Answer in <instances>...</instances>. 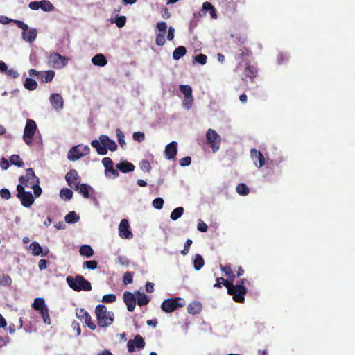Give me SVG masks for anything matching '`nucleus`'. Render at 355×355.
Listing matches in <instances>:
<instances>
[{
	"instance_id": "nucleus-45",
	"label": "nucleus",
	"mask_w": 355,
	"mask_h": 355,
	"mask_svg": "<svg viewBox=\"0 0 355 355\" xmlns=\"http://www.w3.org/2000/svg\"><path fill=\"white\" fill-rule=\"evenodd\" d=\"M116 137L120 146H121V148H123L124 146L125 145V135L123 133V132L119 128L116 129Z\"/></svg>"
},
{
	"instance_id": "nucleus-43",
	"label": "nucleus",
	"mask_w": 355,
	"mask_h": 355,
	"mask_svg": "<svg viewBox=\"0 0 355 355\" xmlns=\"http://www.w3.org/2000/svg\"><path fill=\"white\" fill-rule=\"evenodd\" d=\"M193 103V96H184L182 101V106L187 110H189Z\"/></svg>"
},
{
	"instance_id": "nucleus-23",
	"label": "nucleus",
	"mask_w": 355,
	"mask_h": 355,
	"mask_svg": "<svg viewBox=\"0 0 355 355\" xmlns=\"http://www.w3.org/2000/svg\"><path fill=\"white\" fill-rule=\"evenodd\" d=\"M257 71L256 68L250 64L249 60H247L245 62V69L244 71L245 76L252 79L257 76Z\"/></svg>"
},
{
	"instance_id": "nucleus-51",
	"label": "nucleus",
	"mask_w": 355,
	"mask_h": 355,
	"mask_svg": "<svg viewBox=\"0 0 355 355\" xmlns=\"http://www.w3.org/2000/svg\"><path fill=\"white\" fill-rule=\"evenodd\" d=\"M194 60L196 62L205 64L207 62V57L204 54H198L194 57Z\"/></svg>"
},
{
	"instance_id": "nucleus-28",
	"label": "nucleus",
	"mask_w": 355,
	"mask_h": 355,
	"mask_svg": "<svg viewBox=\"0 0 355 355\" xmlns=\"http://www.w3.org/2000/svg\"><path fill=\"white\" fill-rule=\"evenodd\" d=\"M201 310L202 306L198 302H193L187 306V311L193 315L199 313Z\"/></svg>"
},
{
	"instance_id": "nucleus-8",
	"label": "nucleus",
	"mask_w": 355,
	"mask_h": 355,
	"mask_svg": "<svg viewBox=\"0 0 355 355\" xmlns=\"http://www.w3.org/2000/svg\"><path fill=\"white\" fill-rule=\"evenodd\" d=\"M17 197L20 199L21 205L25 207H31L34 202V198L29 191H26L23 185H17Z\"/></svg>"
},
{
	"instance_id": "nucleus-50",
	"label": "nucleus",
	"mask_w": 355,
	"mask_h": 355,
	"mask_svg": "<svg viewBox=\"0 0 355 355\" xmlns=\"http://www.w3.org/2000/svg\"><path fill=\"white\" fill-rule=\"evenodd\" d=\"M164 205V200L161 198H157L153 201V206L155 209H161Z\"/></svg>"
},
{
	"instance_id": "nucleus-33",
	"label": "nucleus",
	"mask_w": 355,
	"mask_h": 355,
	"mask_svg": "<svg viewBox=\"0 0 355 355\" xmlns=\"http://www.w3.org/2000/svg\"><path fill=\"white\" fill-rule=\"evenodd\" d=\"M24 85L26 89L30 91H33L36 89L37 87V83L36 80L31 78H27L25 80Z\"/></svg>"
},
{
	"instance_id": "nucleus-44",
	"label": "nucleus",
	"mask_w": 355,
	"mask_h": 355,
	"mask_svg": "<svg viewBox=\"0 0 355 355\" xmlns=\"http://www.w3.org/2000/svg\"><path fill=\"white\" fill-rule=\"evenodd\" d=\"M179 89L184 95V96L192 95V89L189 85H181L179 86Z\"/></svg>"
},
{
	"instance_id": "nucleus-53",
	"label": "nucleus",
	"mask_w": 355,
	"mask_h": 355,
	"mask_svg": "<svg viewBox=\"0 0 355 355\" xmlns=\"http://www.w3.org/2000/svg\"><path fill=\"white\" fill-rule=\"evenodd\" d=\"M30 187L33 189L35 197H39L41 195L42 189L40 187L39 183H34L31 184Z\"/></svg>"
},
{
	"instance_id": "nucleus-29",
	"label": "nucleus",
	"mask_w": 355,
	"mask_h": 355,
	"mask_svg": "<svg viewBox=\"0 0 355 355\" xmlns=\"http://www.w3.org/2000/svg\"><path fill=\"white\" fill-rule=\"evenodd\" d=\"M79 252L80 255L91 257L94 255V250L89 245H83L80 248Z\"/></svg>"
},
{
	"instance_id": "nucleus-13",
	"label": "nucleus",
	"mask_w": 355,
	"mask_h": 355,
	"mask_svg": "<svg viewBox=\"0 0 355 355\" xmlns=\"http://www.w3.org/2000/svg\"><path fill=\"white\" fill-rule=\"evenodd\" d=\"M146 345V343L139 334H137L133 340H130L127 343V347L129 352H133L136 348L143 349Z\"/></svg>"
},
{
	"instance_id": "nucleus-14",
	"label": "nucleus",
	"mask_w": 355,
	"mask_h": 355,
	"mask_svg": "<svg viewBox=\"0 0 355 355\" xmlns=\"http://www.w3.org/2000/svg\"><path fill=\"white\" fill-rule=\"evenodd\" d=\"M119 234L122 239H132L133 234L130 231V225L128 220L123 219L119 226Z\"/></svg>"
},
{
	"instance_id": "nucleus-7",
	"label": "nucleus",
	"mask_w": 355,
	"mask_h": 355,
	"mask_svg": "<svg viewBox=\"0 0 355 355\" xmlns=\"http://www.w3.org/2000/svg\"><path fill=\"white\" fill-rule=\"evenodd\" d=\"M90 149L88 146L79 144L72 147L67 155V158L71 161L79 159L81 157L87 155L89 153Z\"/></svg>"
},
{
	"instance_id": "nucleus-41",
	"label": "nucleus",
	"mask_w": 355,
	"mask_h": 355,
	"mask_svg": "<svg viewBox=\"0 0 355 355\" xmlns=\"http://www.w3.org/2000/svg\"><path fill=\"white\" fill-rule=\"evenodd\" d=\"M236 191L240 195L245 196L249 193L250 190L246 184L243 183H240L236 187Z\"/></svg>"
},
{
	"instance_id": "nucleus-26",
	"label": "nucleus",
	"mask_w": 355,
	"mask_h": 355,
	"mask_svg": "<svg viewBox=\"0 0 355 355\" xmlns=\"http://www.w3.org/2000/svg\"><path fill=\"white\" fill-rule=\"evenodd\" d=\"M220 268L221 270L225 273V275L230 279L231 282H233L235 279L236 275L232 270L231 264L229 263L225 266L220 264Z\"/></svg>"
},
{
	"instance_id": "nucleus-59",
	"label": "nucleus",
	"mask_w": 355,
	"mask_h": 355,
	"mask_svg": "<svg viewBox=\"0 0 355 355\" xmlns=\"http://www.w3.org/2000/svg\"><path fill=\"white\" fill-rule=\"evenodd\" d=\"M116 261L122 266H128L130 264V260L125 256L118 257Z\"/></svg>"
},
{
	"instance_id": "nucleus-37",
	"label": "nucleus",
	"mask_w": 355,
	"mask_h": 355,
	"mask_svg": "<svg viewBox=\"0 0 355 355\" xmlns=\"http://www.w3.org/2000/svg\"><path fill=\"white\" fill-rule=\"evenodd\" d=\"M10 162L12 164L18 167H22L24 165V162L18 155H12L10 157Z\"/></svg>"
},
{
	"instance_id": "nucleus-36",
	"label": "nucleus",
	"mask_w": 355,
	"mask_h": 355,
	"mask_svg": "<svg viewBox=\"0 0 355 355\" xmlns=\"http://www.w3.org/2000/svg\"><path fill=\"white\" fill-rule=\"evenodd\" d=\"M184 212V209L182 207H177L173 210L171 214L170 218L173 220H176L182 216Z\"/></svg>"
},
{
	"instance_id": "nucleus-60",
	"label": "nucleus",
	"mask_w": 355,
	"mask_h": 355,
	"mask_svg": "<svg viewBox=\"0 0 355 355\" xmlns=\"http://www.w3.org/2000/svg\"><path fill=\"white\" fill-rule=\"evenodd\" d=\"M251 55V52L247 49H240L239 53L236 55L237 59H241L244 56H250Z\"/></svg>"
},
{
	"instance_id": "nucleus-35",
	"label": "nucleus",
	"mask_w": 355,
	"mask_h": 355,
	"mask_svg": "<svg viewBox=\"0 0 355 355\" xmlns=\"http://www.w3.org/2000/svg\"><path fill=\"white\" fill-rule=\"evenodd\" d=\"M47 307L43 298H36L33 304V308L36 311H41Z\"/></svg>"
},
{
	"instance_id": "nucleus-56",
	"label": "nucleus",
	"mask_w": 355,
	"mask_h": 355,
	"mask_svg": "<svg viewBox=\"0 0 355 355\" xmlns=\"http://www.w3.org/2000/svg\"><path fill=\"white\" fill-rule=\"evenodd\" d=\"M102 164L105 166V170H107L108 168L113 166V162L110 157H104L102 159Z\"/></svg>"
},
{
	"instance_id": "nucleus-3",
	"label": "nucleus",
	"mask_w": 355,
	"mask_h": 355,
	"mask_svg": "<svg viewBox=\"0 0 355 355\" xmlns=\"http://www.w3.org/2000/svg\"><path fill=\"white\" fill-rule=\"evenodd\" d=\"M66 281L69 286L75 291H89L92 290L91 283L82 275H76L75 277L68 276Z\"/></svg>"
},
{
	"instance_id": "nucleus-42",
	"label": "nucleus",
	"mask_w": 355,
	"mask_h": 355,
	"mask_svg": "<svg viewBox=\"0 0 355 355\" xmlns=\"http://www.w3.org/2000/svg\"><path fill=\"white\" fill-rule=\"evenodd\" d=\"M40 315L43 319L44 323L49 325L51 324V319L49 313L48 307L40 311Z\"/></svg>"
},
{
	"instance_id": "nucleus-47",
	"label": "nucleus",
	"mask_w": 355,
	"mask_h": 355,
	"mask_svg": "<svg viewBox=\"0 0 355 355\" xmlns=\"http://www.w3.org/2000/svg\"><path fill=\"white\" fill-rule=\"evenodd\" d=\"M116 300V296L114 294H106L103 296L102 302L105 303H113Z\"/></svg>"
},
{
	"instance_id": "nucleus-48",
	"label": "nucleus",
	"mask_w": 355,
	"mask_h": 355,
	"mask_svg": "<svg viewBox=\"0 0 355 355\" xmlns=\"http://www.w3.org/2000/svg\"><path fill=\"white\" fill-rule=\"evenodd\" d=\"M165 42H166V40H165V37H164V34L162 33H159L156 35L155 44L157 46H162L164 45Z\"/></svg>"
},
{
	"instance_id": "nucleus-11",
	"label": "nucleus",
	"mask_w": 355,
	"mask_h": 355,
	"mask_svg": "<svg viewBox=\"0 0 355 355\" xmlns=\"http://www.w3.org/2000/svg\"><path fill=\"white\" fill-rule=\"evenodd\" d=\"M19 184L25 187H30L34 183H39V178L35 174L32 168H28L26 171V175L19 178Z\"/></svg>"
},
{
	"instance_id": "nucleus-16",
	"label": "nucleus",
	"mask_w": 355,
	"mask_h": 355,
	"mask_svg": "<svg viewBox=\"0 0 355 355\" xmlns=\"http://www.w3.org/2000/svg\"><path fill=\"white\" fill-rule=\"evenodd\" d=\"M250 156L252 159L253 160L254 164L261 168L265 164V158L262 153L259 150H257L254 148H252L250 150Z\"/></svg>"
},
{
	"instance_id": "nucleus-39",
	"label": "nucleus",
	"mask_w": 355,
	"mask_h": 355,
	"mask_svg": "<svg viewBox=\"0 0 355 355\" xmlns=\"http://www.w3.org/2000/svg\"><path fill=\"white\" fill-rule=\"evenodd\" d=\"M12 284L11 277L7 274L0 275V285L3 286H10Z\"/></svg>"
},
{
	"instance_id": "nucleus-1",
	"label": "nucleus",
	"mask_w": 355,
	"mask_h": 355,
	"mask_svg": "<svg viewBox=\"0 0 355 355\" xmlns=\"http://www.w3.org/2000/svg\"><path fill=\"white\" fill-rule=\"evenodd\" d=\"M91 146L95 148L97 153L101 155H106L107 150L115 151L117 149L116 143L105 135H100L98 140H92Z\"/></svg>"
},
{
	"instance_id": "nucleus-52",
	"label": "nucleus",
	"mask_w": 355,
	"mask_h": 355,
	"mask_svg": "<svg viewBox=\"0 0 355 355\" xmlns=\"http://www.w3.org/2000/svg\"><path fill=\"white\" fill-rule=\"evenodd\" d=\"M192 243L193 241L190 239L186 241V242L184 243V249L181 251V254L182 255H187L189 253V248Z\"/></svg>"
},
{
	"instance_id": "nucleus-31",
	"label": "nucleus",
	"mask_w": 355,
	"mask_h": 355,
	"mask_svg": "<svg viewBox=\"0 0 355 355\" xmlns=\"http://www.w3.org/2000/svg\"><path fill=\"white\" fill-rule=\"evenodd\" d=\"M79 219V216L74 211L69 212L64 218L65 222L69 224L76 223Z\"/></svg>"
},
{
	"instance_id": "nucleus-55",
	"label": "nucleus",
	"mask_w": 355,
	"mask_h": 355,
	"mask_svg": "<svg viewBox=\"0 0 355 355\" xmlns=\"http://www.w3.org/2000/svg\"><path fill=\"white\" fill-rule=\"evenodd\" d=\"M132 138H133L134 140H135V141H137L138 142H141V141H143L144 140L145 135H144V132H135L132 135Z\"/></svg>"
},
{
	"instance_id": "nucleus-25",
	"label": "nucleus",
	"mask_w": 355,
	"mask_h": 355,
	"mask_svg": "<svg viewBox=\"0 0 355 355\" xmlns=\"http://www.w3.org/2000/svg\"><path fill=\"white\" fill-rule=\"evenodd\" d=\"M29 248L31 251L32 254L34 256H38L42 254V257L46 256V254L42 253V248L40 246L39 243L33 241L30 244Z\"/></svg>"
},
{
	"instance_id": "nucleus-4",
	"label": "nucleus",
	"mask_w": 355,
	"mask_h": 355,
	"mask_svg": "<svg viewBox=\"0 0 355 355\" xmlns=\"http://www.w3.org/2000/svg\"><path fill=\"white\" fill-rule=\"evenodd\" d=\"M225 286L227 289V293L232 296L233 300L238 303H243L245 302V295L247 293V288L241 284H233V282H227Z\"/></svg>"
},
{
	"instance_id": "nucleus-2",
	"label": "nucleus",
	"mask_w": 355,
	"mask_h": 355,
	"mask_svg": "<svg viewBox=\"0 0 355 355\" xmlns=\"http://www.w3.org/2000/svg\"><path fill=\"white\" fill-rule=\"evenodd\" d=\"M98 325L101 328L110 326L114 322V314L108 311L105 305L98 304L95 309Z\"/></svg>"
},
{
	"instance_id": "nucleus-27",
	"label": "nucleus",
	"mask_w": 355,
	"mask_h": 355,
	"mask_svg": "<svg viewBox=\"0 0 355 355\" xmlns=\"http://www.w3.org/2000/svg\"><path fill=\"white\" fill-rule=\"evenodd\" d=\"M90 187L87 185V184H78L74 187V189L76 191H78L80 193L82 194L83 198H88L89 195V189Z\"/></svg>"
},
{
	"instance_id": "nucleus-19",
	"label": "nucleus",
	"mask_w": 355,
	"mask_h": 355,
	"mask_svg": "<svg viewBox=\"0 0 355 355\" xmlns=\"http://www.w3.org/2000/svg\"><path fill=\"white\" fill-rule=\"evenodd\" d=\"M52 107L55 110L63 108L64 101L62 96L59 94H53L49 98Z\"/></svg>"
},
{
	"instance_id": "nucleus-57",
	"label": "nucleus",
	"mask_w": 355,
	"mask_h": 355,
	"mask_svg": "<svg viewBox=\"0 0 355 355\" xmlns=\"http://www.w3.org/2000/svg\"><path fill=\"white\" fill-rule=\"evenodd\" d=\"M191 158L189 156L184 157L180 159L179 164L181 166H187L191 164Z\"/></svg>"
},
{
	"instance_id": "nucleus-12",
	"label": "nucleus",
	"mask_w": 355,
	"mask_h": 355,
	"mask_svg": "<svg viewBox=\"0 0 355 355\" xmlns=\"http://www.w3.org/2000/svg\"><path fill=\"white\" fill-rule=\"evenodd\" d=\"M76 315L80 320H84L85 324L91 329L95 330L96 324L92 322V318L89 313L84 309H76Z\"/></svg>"
},
{
	"instance_id": "nucleus-34",
	"label": "nucleus",
	"mask_w": 355,
	"mask_h": 355,
	"mask_svg": "<svg viewBox=\"0 0 355 355\" xmlns=\"http://www.w3.org/2000/svg\"><path fill=\"white\" fill-rule=\"evenodd\" d=\"M40 8H41L43 11L50 12L53 10L54 6L49 1L42 0L40 1Z\"/></svg>"
},
{
	"instance_id": "nucleus-32",
	"label": "nucleus",
	"mask_w": 355,
	"mask_h": 355,
	"mask_svg": "<svg viewBox=\"0 0 355 355\" xmlns=\"http://www.w3.org/2000/svg\"><path fill=\"white\" fill-rule=\"evenodd\" d=\"M205 261L202 257L199 254H196L193 260V267L195 270H200L203 267Z\"/></svg>"
},
{
	"instance_id": "nucleus-40",
	"label": "nucleus",
	"mask_w": 355,
	"mask_h": 355,
	"mask_svg": "<svg viewBox=\"0 0 355 355\" xmlns=\"http://www.w3.org/2000/svg\"><path fill=\"white\" fill-rule=\"evenodd\" d=\"M73 191L71 189L66 188L61 189L60 192V196L64 200H71L73 197Z\"/></svg>"
},
{
	"instance_id": "nucleus-24",
	"label": "nucleus",
	"mask_w": 355,
	"mask_h": 355,
	"mask_svg": "<svg viewBox=\"0 0 355 355\" xmlns=\"http://www.w3.org/2000/svg\"><path fill=\"white\" fill-rule=\"evenodd\" d=\"M92 62L93 64L99 66V67H104L107 64V60L104 55L100 53L97 54L95 56H94L92 59Z\"/></svg>"
},
{
	"instance_id": "nucleus-10",
	"label": "nucleus",
	"mask_w": 355,
	"mask_h": 355,
	"mask_svg": "<svg viewBox=\"0 0 355 355\" xmlns=\"http://www.w3.org/2000/svg\"><path fill=\"white\" fill-rule=\"evenodd\" d=\"M206 138L210 144L212 151L214 153L218 151L220 148L221 137L216 131L213 129H209L206 133Z\"/></svg>"
},
{
	"instance_id": "nucleus-17",
	"label": "nucleus",
	"mask_w": 355,
	"mask_h": 355,
	"mask_svg": "<svg viewBox=\"0 0 355 355\" xmlns=\"http://www.w3.org/2000/svg\"><path fill=\"white\" fill-rule=\"evenodd\" d=\"M123 299L127 306L128 311H133L136 306V298L135 295L129 291H125L123 294Z\"/></svg>"
},
{
	"instance_id": "nucleus-38",
	"label": "nucleus",
	"mask_w": 355,
	"mask_h": 355,
	"mask_svg": "<svg viewBox=\"0 0 355 355\" xmlns=\"http://www.w3.org/2000/svg\"><path fill=\"white\" fill-rule=\"evenodd\" d=\"M139 297L136 300V303L137 302L139 306H144L149 303V299L148 297L143 293L137 292Z\"/></svg>"
},
{
	"instance_id": "nucleus-64",
	"label": "nucleus",
	"mask_w": 355,
	"mask_h": 355,
	"mask_svg": "<svg viewBox=\"0 0 355 355\" xmlns=\"http://www.w3.org/2000/svg\"><path fill=\"white\" fill-rule=\"evenodd\" d=\"M0 166L3 170H6L9 168L10 164L7 159L2 157L0 159Z\"/></svg>"
},
{
	"instance_id": "nucleus-15",
	"label": "nucleus",
	"mask_w": 355,
	"mask_h": 355,
	"mask_svg": "<svg viewBox=\"0 0 355 355\" xmlns=\"http://www.w3.org/2000/svg\"><path fill=\"white\" fill-rule=\"evenodd\" d=\"M65 179L68 183V185L73 189L80 182V177L78 175L77 171L75 169L70 170L66 174Z\"/></svg>"
},
{
	"instance_id": "nucleus-63",
	"label": "nucleus",
	"mask_w": 355,
	"mask_h": 355,
	"mask_svg": "<svg viewBox=\"0 0 355 355\" xmlns=\"http://www.w3.org/2000/svg\"><path fill=\"white\" fill-rule=\"evenodd\" d=\"M0 196L1 198L8 200L10 198V191L7 189H2L0 190Z\"/></svg>"
},
{
	"instance_id": "nucleus-58",
	"label": "nucleus",
	"mask_w": 355,
	"mask_h": 355,
	"mask_svg": "<svg viewBox=\"0 0 355 355\" xmlns=\"http://www.w3.org/2000/svg\"><path fill=\"white\" fill-rule=\"evenodd\" d=\"M197 229L200 232H206L207 231L208 226L202 220H199L197 225Z\"/></svg>"
},
{
	"instance_id": "nucleus-20",
	"label": "nucleus",
	"mask_w": 355,
	"mask_h": 355,
	"mask_svg": "<svg viewBox=\"0 0 355 355\" xmlns=\"http://www.w3.org/2000/svg\"><path fill=\"white\" fill-rule=\"evenodd\" d=\"M116 168L121 172L126 173L133 171L135 167L132 163L128 161H121L116 164Z\"/></svg>"
},
{
	"instance_id": "nucleus-22",
	"label": "nucleus",
	"mask_w": 355,
	"mask_h": 355,
	"mask_svg": "<svg viewBox=\"0 0 355 355\" xmlns=\"http://www.w3.org/2000/svg\"><path fill=\"white\" fill-rule=\"evenodd\" d=\"M55 75V73L53 70L40 71L38 79H40L42 83H49L52 81Z\"/></svg>"
},
{
	"instance_id": "nucleus-21",
	"label": "nucleus",
	"mask_w": 355,
	"mask_h": 355,
	"mask_svg": "<svg viewBox=\"0 0 355 355\" xmlns=\"http://www.w3.org/2000/svg\"><path fill=\"white\" fill-rule=\"evenodd\" d=\"M21 35L25 41L31 43L36 39L37 32L35 28H28L26 31H23Z\"/></svg>"
},
{
	"instance_id": "nucleus-61",
	"label": "nucleus",
	"mask_w": 355,
	"mask_h": 355,
	"mask_svg": "<svg viewBox=\"0 0 355 355\" xmlns=\"http://www.w3.org/2000/svg\"><path fill=\"white\" fill-rule=\"evenodd\" d=\"M159 33H164L167 28V24L164 21L158 22L156 26Z\"/></svg>"
},
{
	"instance_id": "nucleus-30",
	"label": "nucleus",
	"mask_w": 355,
	"mask_h": 355,
	"mask_svg": "<svg viewBox=\"0 0 355 355\" xmlns=\"http://www.w3.org/2000/svg\"><path fill=\"white\" fill-rule=\"evenodd\" d=\"M187 53V49L183 46L177 47L173 52V58L175 60H178L180 58L183 57Z\"/></svg>"
},
{
	"instance_id": "nucleus-54",
	"label": "nucleus",
	"mask_w": 355,
	"mask_h": 355,
	"mask_svg": "<svg viewBox=\"0 0 355 355\" xmlns=\"http://www.w3.org/2000/svg\"><path fill=\"white\" fill-rule=\"evenodd\" d=\"M115 23L119 28H122L126 23V17L125 16L117 17Z\"/></svg>"
},
{
	"instance_id": "nucleus-62",
	"label": "nucleus",
	"mask_w": 355,
	"mask_h": 355,
	"mask_svg": "<svg viewBox=\"0 0 355 355\" xmlns=\"http://www.w3.org/2000/svg\"><path fill=\"white\" fill-rule=\"evenodd\" d=\"M140 168L144 171H149L151 169L150 164L148 160H142Z\"/></svg>"
},
{
	"instance_id": "nucleus-5",
	"label": "nucleus",
	"mask_w": 355,
	"mask_h": 355,
	"mask_svg": "<svg viewBox=\"0 0 355 355\" xmlns=\"http://www.w3.org/2000/svg\"><path fill=\"white\" fill-rule=\"evenodd\" d=\"M185 300L182 297L168 298L164 300L161 304V309L165 313H172L179 308L185 306Z\"/></svg>"
},
{
	"instance_id": "nucleus-6",
	"label": "nucleus",
	"mask_w": 355,
	"mask_h": 355,
	"mask_svg": "<svg viewBox=\"0 0 355 355\" xmlns=\"http://www.w3.org/2000/svg\"><path fill=\"white\" fill-rule=\"evenodd\" d=\"M37 126L35 121L28 119L24 130L23 140L26 144L31 146L33 143V138L37 131Z\"/></svg>"
},
{
	"instance_id": "nucleus-49",
	"label": "nucleus",
	"mask_w": 355,
	"mask_h": 355,
	"mask_svg": "<svg viewBox=\"0 0 355 355\" xmlns=\"http://www.w3.org/2000/svg\"><path fill=\"white\" fill-rule=\"evenodd\" d=\"M124 284H129L133 282V274L131 272H126L123 277Z\"/></svg>"
},
{
	"instance_id": "nucleus-46",
	"label": "nucleus",
	"mask_w": 355,
	"mask_h": 355,
	"mask_svg": "<svg viewBox=\"0 0 355 355\" xmlns=\"http://www.w3.org/2000/svg\"><path fill=\"white\" fill-rule=\"evenodd\" d=\"M98 266V262L95 260L86 261L83 263V268H87L89 270H95Z\"/></svg>"
},
{
	"instance_id": "nucleus-18",
	"label": "nucleus",
	"mask_w": 355,
	"mask_h": 355,
	"mask_svg": "<svg viewBox=\"0 0 355 355\" xmlns=\"http://www.w3.org/2000/svg\"><path fill=\"white\" fill-rule=\"evenodd\" d=\"M178 152V143L172 141L165 147L164 155L168 159H174Z\"/></svg>"
},
{
	"instance_id": "nucleus-9",
	"label": "nucleus",
	"mask_w": 355,
	"mask_h": 355,
	"mask_svg": "<svg viewBox=\"0 0 355 355\" xmlns=\"http://www.w3.org/2000/svg\"><path fill=\"white\" fill-rule=\"evenodd\" d=\"M68 58L57 53H52L49 57V65L54 69H60L68 63Z\"/></svg>"
}]
</instances>
